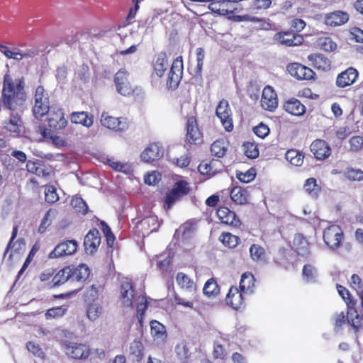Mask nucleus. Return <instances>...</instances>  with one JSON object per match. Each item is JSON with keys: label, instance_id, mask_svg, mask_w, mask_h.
<instances>
[{"label": "nucleus", "instance_id": "1", "mask_svg": "<svg viewBox=\"0 0 363 363\" xmlns=\"http://www.w3.org/2000/svg\"><path fill=\"white\" fill-rule=\"evenodd\" d=\"M52 106L50 105L49 93L43 85L35 88L34 93V105L32 113L35 118L41 120L49 112Z\"/></svg>", "mask_w": 363, "mask_h": 363}, {"label": "nucleus", "instance_id": "2", "mask_svg": "<svg viewBox=\"0 0 363 363\" xmlns=\"http://www.w3.org/2000/svg\"><path fill=\"white\" fill-rule=\"evenodd\" d=\"M185 142L189 146L199 145L203 143V133L199 125L196 116H191L186 118Z\"/></svg>", "mask_w": 363, "mask_h": 363}, {"label": "nucleus", "instance_id": "3", "mask_svg": "<svg viewBox=\"0 0 363 363\" xmlns=\"http://www.w3.org/2000/svg\"><path fill=\"white\" fill-rule=\"evenodd\" d=\"M177 281L182 289H189L193 291L192 301H185L183 298L175 295L174 297V301L177 305H182L185 307L191 308H194V301L197 300V295L196 294V286L194 281L186 274H177Z\"/></svg>", "mask_w": 363, "mask_h": 363}, {"label": "nucleus", "instance_id": "4", "mask_svg": "<svg viewBox=\"0 0 363 363\" xmlns=\"http://www.w3.org/2000/svg\"><path fill=\"white\" fill-rule=\"evenodd\" d=\"M323 238L325 244L330 249H337L344 238L342 228L337 225H331L324 229Z\"/></svg>", "mask_w": 363, "mask_h": 363}, {"label": "nucleus", "instance_id": "5", "mask_svg": "<svg viewBox=\"0 0 363 363\" xmlns=\"http://www.w3.org/2000/svg\"><path fill=\"white\" fill-rule=\"evenodd\" d=\"M45 116L48 126L53 130H62L67 125L63 109L57 105H52Z\"/></svg>", "mask_w": 363, "mask_h": 363}, {"label": "nucleus", "instance_id": "6", "mask_svg": "<svg viewBox=\"0 0 363 363\" xmlns=\"http://www.w3.org/2000/svg\"><path fill=\"white\" fill-rule=\"evenodd\" d=\"M183 59L182 56L177 57L172 62L167 74V86L168 89H175L178 87L183 75Z\"/></svg>", "mask_w": 363, "mask_h": 363}, {"label": "nucleus", "instance_id": "7", "mask_svg": "<svg viewBox=\"0 0 363 363\" xmlns=\"http://www.w3.org/2000/svg\"><path fill=\"white\" fill-rule=\"evenodd\" d=\"M216 115L220 119V121L227 132H231L233 130V113L228 101L222 99L216 107Z\"/></svg>", "mask_w": 363, "mask_h": 363}, {"label": "nucleus", "instance_id": "8", "mask_svg": "<svg viewBox=\"0 0 363 363\" xmlns=\"http://www.w3.org/2000/svg\"><path fill=\"white\" fill-rule=\"evenodd\" d=\"M62 347L66 354L75 359H86L90 354V349L84 344L65 342Z\"/></svg>", "mask_w": 363, "mask_h": 363}, {"label": "nucleus", "instance_id": "9", "mask_svg": "<svg viewBox=\"0 0 363 363\" xmlns=\"http://www.w3.org/2000/svg\"><path fill=\"white\" fill-rule=\"evenodd\" d=\"M114 83L120 94L126 96L134 94L135 89L128 81V73L125 69H121L116 73Z\"/></svg>", "mask_w": 363, "mask_h": 363}, {"label": "nucleus", "instance_id": "10", "mask_svg": "<svg viewBox=\"0 0 363 363\" xmlns=\"http://www.w3.org/2000/svg\"><path fill=\"white\" fill-rule=\"evenodd\" d=\"M174 252L171 249H167L162 253L156 255L152 259V265L156 266V269L162 272H168L172 269Z\"/></svg>", "mask_w": 363, "mask_h": 363}, {"label": "nucleus", "instance_id": "11", "mask_svg": "<svg viewBox=\"0 0 363 363\" xmlns=\"http://www.w3.org/2000/svg\"><path fill=\"white\" fill-rule=\"evenodd\" d=\"M216 216L223 224L232 226L235 228H239L242 224L235 211L224 206H220L218 208Z\"/></svg>", "mask_w": 363, "mask_h": 363}, {"label": "nucleus", "instance_id": "12", "mask_svg": "<svg viewBox=\"0 0 363 363\" xmlns=\"http://www.w3.org/2000/svg\"><path fill=\"white\" fill-rule=\"evenodd\" d=\"M274 38L279 44L286 47L298 46L303 42V36L293 30L279 32Z\"/></svg>", "mask_w": 363, "mask_h": 363}, {"label": "nucleus", "instance_id": "13", "mask_svg": "<svg viewBox=\"0 0 363 363\" xmlns=\"http://www.w3.org/2000/svg\"><path fill=\"white\" fill-rule=\"evenodd\" d=\"M242 0H210L208 9L219 15L233 14L236 9L235 4Z\"/></svg>", "mask_w": 363, "mask_h": 363}, {"label": "nucleus", "instance_id": "14", "mask_svg": "<svg viewBox=\"0 0 363 363\" xmlns=\"http://www.w3.org/2000/svg\"><path fill=\"white\" fill-rule=\"evenodd\" d=\"M289 73L298 80L315 79V73L312 69L300 63H290L286 67Z\"/></svg>", "mask_w": 363, "mask_h": 363}, {"label": "nucleus", "instance_id": "15", "mask_svg": "<svg viewBox=\"0 0 363 363\" xmlns=\"http://www.w3.org/2000/svg\"><path fill=\"white\" fill-rule=\"evenodd\" d=\"M261 106L263 109L273 112L278 106V98L276 91L271 86H266L262 91Z\"/></svg>", "mask_w": 363, "mask_h": 363}, {"label": "nucleus", "instance_id": "16", "mask_svg": "<svg viewBox=\"0 0 363 363\" xmlns=\"http://www.w3.org/2000/svg\"><path fill=\"white\" fill-rule=\"evenodd\" d=\"M159 227L160 223L158 218L155 215H150L143 218L140 221L137 223L135 225L136 230L143 237L156 231Z\"/></svg>", "mask_w": 363, "mask_h": 363}, {"label": "nucleus", "instance_id": "17", "mask_svg": "<svg viewBox=\"0 0 363 363\" xmlns=\"http://www.w3.org/2000/svg\"><path fill=\"white\" fill-rule=\"evenodd\" d=\"M244 294L245 293H242L237 286H231L225 296L226 304L235 311L242 308L245 306Z\"/></svg>", "mask_w": 363, "mask_h": 363}, {"label": "nucleus", "instance_id": "18", "mask_svg": "<svg viewBox=\"0 0 363 363\" xmlns=\"http://www.w3.org/2000/svg\"><path fill=\"white\" fill-rule=\"evenodd\" d=\"M358 76L359 72L357 69L350 67L337 74L335 85L341 89L351 86L357 81Z\"/></svg>", "mask_w": 363, "mask_h": 363}, {"label": "nucleus", "instance_id": "19", "mask_svg": "<svg viewBox=\"0 0 363 363\" xmlns=\"http://www.w3.org/2000/svg\"><path fill=\"white\" fill-rule=\"evenodd\" d=\"M311 152L318 160L328 158L332 152L330 145L324 140L316 139L310 145Z\"/></svg>", "mask_w": 363, "mask_h": 363}, {"label": "nucleus", "instance_id": "20", "mask_svg": "<svg viewBox=\"0 0 363 363\" xmlns=\"http://www.w3.org/2000/svg\"><path fill=\"white\" fill-rule=\"evenodd\" d=\"M347 320L351 329L358 338L359 333L363 330V313H358L355 306L347 308Z\"/></svg>", "mask_w": 363, "mask_h": 363}, {"label": "nucleus", "instance_id": "21", "mask_svg": "<svg viewBox=\"0 0 363 363\" xmlns=\"http://www.w3.org/2000/svg\"><path fill=\"white\" fill-rule=\"evenodd\" d=\"M77 242L74 240H69L59 243L50 252V258H57L62 256L71 255L77 250Z\"/></svg>", "mask_w": 363, "mask_h": 363}, {"label": "nucleus", "instance_id": "22", "mask_svg": "<svg viewBox=\"0 0 363 363\" xmlns=\"http://www.w3.org/2000/svg\"><path fill=\"white\" fill-rule=\"evenodd\" d=\"M101 121L104 127L115 131L122 132L128 128V120L125 118H118L102 114Z\"/></svg>", "mask_w": 363, "mask_h": 363}, {"label": "nucleus", "instance_id": "23", "mask_svg": "<svg viewBox=\"0 0 363 363\" xmlns=\"http://www.w3.org/2000/svg\"><path fill=\"white\" fill-rule=\"evenodd\" d=\"M101 243L99 231L96 228L91 229L84 237V246L86 254L93 255L97 251Z\"/></svg>", "mask_w": 363, "mask_h": 363}, {"label": "nucleus", "instance_id": "24", "mask_svg": "<svg viewBox=\"0 0 363 363\" xmlns=\"http://www.w3.org/2000/svg\"><path fill=\"white\" fill-rule=\"evenodd\" d=\"M163 149L159 143H152L141 154L143 161L151 163L160 160L163 156Z\"/></svg>", "mask_w": 363, "mask_h": 363}, {"label": "nucleus", "instance_id": "25", "mask_svg": "<svg viewBox=\"0 0 363 363\" xmlns=\"http://www.w3.org/2000/svg\"><path fill=\"white\" fill-rule=\"evenodd\" d=\"M349 14L342 11H335L325 15L324 23L328 26L336 27L346 23L349 20Z\"/></svg>", "mask_w": 363, "mask_h": 363}, {"label": "nucleus", "instance_id": "26", "mask_svg": "<svg viewBox=\"0 0 363 363\" xmlns=\"http://www.w3.org/2000/svg\"><path fill=\"white\" fill-rule=\"evenodd\" d=\"M135 290L131 280L122 283L121 286V299L125 306L133 308Z\"/></svg>", "mask_w": 363, "mask_h": 363}, {"label": "nucleus", "instance_id": "27", "mask_svg": "<svg viewBox=\"0 0 363 363\" xmlns=\"http://www.w3.org/2000/svg\"><path fill=\"white\" fill-rule=\"evenodd\" d=\"M90 274H67L65 276V274H55V275L52 279V286H59L67 281L73 282V281H81L82 280L84 281L88 279Z\"/></svg>", "mask_w": 363, "mask_h": 363}, {"label": "nucleus", "instance_id": "28", "mask_svg": "<svg viewBox=\"0 0 363 363\" xmlns=\"http://www.w3.org/2000/svg\"><path fill=\"white\" fill-rule=\"evenodd\" d=\"M169 66L168 57L164 51L155 55L152 61V67L155 74L158 77H162Z\"/></svg>", "mask_w": 363, "mask_h": 363}, {"label": "nucleus", "instance_id": "29", "mask_svg": "<svg viewBox=\"0 0 363 363\" xmlns=\"http://www.w3.org/2000/svg\"><path fill=\"white\" fill-rule=\"evenodd\" d=\"M69 118L72 123L90 128L94 123L93 115L86 111H74L69 114Z\"/></svg>", "mask_w": 363, "mask_h": 363}, {"label": "nucleus", "instance_id": "30", "mask_svg": "<svg viewBox=\"0 0 363 363\" xmlns=\"http://www.w3.org/2000/svg\"><path fill=\"white\" fill-rule=\"evenodd\" d=\"M283 108L288 113L295 116H303L306 111V106L295 98L286 100L283 105Z\"/></svg>", "mask_w": 363, "mask_h": 363}, {"label": "nucleus", "instance_id": "31", "mask_svg": "<svg viewBox=\"0 0 363 363\" xmlns=\"http://www.w3.org/2000/svg\"><path fill=\"white\" fill-rule=\"evenodd\" d=\"M86 317L89 320L95 321L103 314V306L96 298H93L91 301H86Z\"/></svg>", "mask_w": 363, "mask_h": 363}, {"label": "nucleus", "instance_id": "32", "mask_svg": "<svg viewBox=\"0 0 363 363\" xmlns=\"http://www.w3.org/2000/svg\"><path fill=\"white\" fill-rule=\"evenodd\" d=\"M312 65L318 70L329 71L331 68V61L329 58L320 53L311 54L308 56Z\"/></svg>", "mask_w": 363, "mask_h": 363}, {"label": "nucleus", "instance_id": "33", "mask_svg": "<svg viewBox=\"0 0 363 363\" xmlns=\"http://www.w3.org/2000/svg\"><path fill=\"white\" fill-rule=\"evenodd\" d=\"M293 247L294 250L301 256H308L311 253L308 241L300 233L295 235L293 240Z\"/></svg>", "mask_w": 363, "mask_h": 363}, {"label": "nucleus", "instance_id": "34", "mask_svg": "<svg viewBox=\"0 0 363 363\" xmlns=\"http://www.w3.org/2000/svg\"><path fill=\"white\" fill-rule=\"evenodd\" d=\"M229 143L225 138H220L215 140L210 147V151L213 156L218 158L223 157L228 150Z\"/></svg>", "mask_w": 363, "mask_h": 363}, {"label": "nucleus", "instance_id": "35", "mask_svg": "<svg viewBox=\"0 0 363 363\" xmlns=\"http://www.w3.org/2000/svg\"><path fill=\"white\" fill-rule=\"evenodd\" d=\"M230 199L235 204L244 205L247 203L249 193L241 186H234L230 191Z\"/></svg>", "mask_w": 363, "mask_h": 363}, {"label": "nucleus", "instance_id": "36", "mask_svg": "<svg viewBox=\"0 0 363 363\" xmlns=\"http://www.w3.org/2000/svg\"><path fill=\"white\" fill-rule=\"evenodd\" d=\"M303 188L304 191L313 199H317L321 191L320 186L317 184L316 179L313 177L307 179Z\"/></svg>", "mask_w": 363, "mask_h": 363}, {"label": "nucleus", "instance_id": "37", "mask_svg": "<svg viewBox=\"0 0 363 363\" xmlns=\"http://www.w3.org/2000/svg\"><path fill=\"white\" fill-rule=\"evenodd\" d=\"M218 240L223 245L230 249L235 248L240 242V239L238 236L229 232L221 233L218 237Z\"/></svg>", "mask_w": 363, "mask_h": 363}, {"label": "nucleus", "instance_id": "38", "mask_svg": "<svg viewBox=\"0 0 363 363\" xmlns=\"http://www.w3.org/2000/svg\"><path fill=\"white\" fill-rule=\"evenodd\" d=\"M255 285L253 274H242L240 281V290L242 293H252Z\"/></svg>", "mask_w": 363, "mask_h": 363}, {"label": "nucleus", "instance_id": "39", "mask_svg": "<svg viewBox=\"0 0 363 363\" xmlns=\"http://www.w3.org/2000/svg\"><path fill=\"white\" fill-rule=\"evenodd\" d=\"M150 332L155 340H164L167 336L164 325L157 320L150 322Z\"/></svg>", "mask_w": 363, "mask_h": 363}, {"label": "nucleus", "instance_id": "40", "mask_svg": "<svg viewBox=\"0 0 363 363\" xmlns=\"http://www.w3.org/2000/svg\"><path fill=\"white\" fill-rule=\"evenodd\" d=\"M174 196L179 199L187 195L190 191L188 182L184 180H179L174 184L171 191H169Z\"/></svg>", "mask_w": 363, "mask_h": 363}, {"label": "nucleus", "instance_id": "41", "mask_svg": "<svg viewBox=\"0 0 363 363\" xmlns=\"http://www.w3.org/2000/svg\"><path fill=\"white\" fill-rule=\"evenodd\" d=\"M285 157L291 164L300 167L303 162L304 155L297 150L291 149L286 151Z\"/></svg>", "mask_w": 363, "mask_h": 363}, {"label": "nucleus", "instance_id": "42", "mask_svg": "<svg viewBox=\"0 0 363 363\" xmlns=\"http://www.w3.org/2000/svg\"><path fill=\"white\" fill-rule=\"evenodd\" d=\"M217 161L211 160L210 161L203 160L202 161L199 167V172L203 175L213 176L216 174L219 171L215 168V164Z\"/></svg>", "mask_w": 363, "mask_h": 363}, {"label": "nucleus", "instance_id": "43", "mask_svg": "<svg viewBox=\"0 0 363 363\" xmlns=\"http://www.w3.org/2000/svg\"><path fill=\"white\" fill-rule=\"evenodd\" d=\"M148 302L145 296H138L136 298L137 318L140 324L143 323L144 314L147 308Z\"/></svg>", "mask_w": 363, "mask_h": 363}, {"label": "nucleus", "instance_id": "44", "mask_svg": "<svg viewBox=\"0 0 363 363\" xmlns=\"http://www.w3.org/2000/svg\"><path fill=\"white\" fill-rule=\"evenodd\" d=\"M250 254L254 261L260 262L266 259L265 250L257 244H252L250 246Z\"/></svg>", "mask_w": 363, "mask_h": 363}, {"label": "nucleus", "instance_id": "45", "mask_svg": "<svg viewBox=\"0 0 363 363\" xmlns=\"http://www.w3.org/2000/svg\"><path fill=\"white\" fill-rule=\"evenodd\" d=\"M343 176L349 181L360 182L363 180V171L359 169L348 167L344 171Z\"/></svg>", "mask_w": 363, "mask_h": 363}, {"label": "nucleus", "instance_id": "46", "mask_svg": "<svg viewBox=\"0 0 363 363\" xmlns=\"http://www.w3.org/2000/svg\"><path fill=\"white\" fill-rule=\"evenodd\" d=\"M26 167L28 172H30L38 176L46 177L49 174L45 167L38 162L28 161L27 162Z\"/></svg>", "mask_w": 363, "mask_h": 363}, {"label": "nucleus", "instance_id": "47", "mask_svg": "<svg viewBox=\"0 0 363 363\" xmlns=\"http://www.w3.org/2000/svg\"><path fill=\"white\" fill-rule=\"evenodd\" d=\"M130 354L136 361L140 362L143 357V345L139 340H134L130 346Z\"/></svg>", "mask_w": 363, "mask_h": 363}, {"label": "nucleus", "instance_id": "48", "mask_svg": "<svg viewBox=\"0 0 363 363\" xmlns=\"http://www.w3.org/2000/svg\"><path fill=\"white\" fill-rule=\"evenodd\" d=\"M337 289L340 296L346 303L347 308L352 306H355L357 301L352 297L347 289L340 284H337Z\"/></svg>", "mask_w": 363, "mask_h": 363}, {"label": "nucleus", "instance_id": "49", "mask_svg": "<svg viewBox=\"0 0 363 363\" xmlns=\"http://www.w3.org/2000/svg\"><path fill=\"white\" fill-rule=\"evenodd\" d=\"M203 294L211 296L218 294L220 291V288L214 278L209 279L205 284L203 289Z\"/></svg>", "mask_w": 363, "mask_h": 363}, {"label": "nucleus", "instance_id": "50", "mask_svg": "<svg viewBox=\"0 0 363 363\" xmlns=\"http://www.w3.org/2000/svg\"><path fill=\"white\" fill-rule=\"evenodd\" d=\"M45 200L48 203H54L59 200L57 189L54 185H47L45 186Z\"/></svg>", "mask_w": 363, "mask_h": 363}, {"label": "nucleus", "instance_id": "51", "mask_svg": "<svg viewBox=\"0 0 363 363\" xmlns=\"http://www.w3.org/2000/svg\"><path fill=\"white\" fill-rule=\"evenodd\" d=\"M71 205L74 209L83 215H85L88 212V206L84 199L81 197H74L71 201Z\"/></svg>", "mask_w": 363, "mask_h": 363}, {"label": "nucleus", "instance_id": "52", "mask_svg": "<svg viewBox=\"0 0 363 363\" xmlns=\"http://www.w3.org/2000/svg\"><path fill=\"white\" fill-rule=\"evenodd\" d=\"M67 311V308L64 306L53 307L47 310L45 315L47 319L59 318L62 317Z\"/></svg>", "mask_w": 363, "mask_h": 363}, {"label": "nucleus", "instance_id": "53", "mask_svg": "<svg viewBox=\"0 0 363 363\" xmlns=\"http://www.w3.org/2000/svg\"><path fill=\"white\" fill-rule=\"evenodd\" d=\"M350 151L353 152H359L363 149V137L360 135L352 136L350 140Z\"/></svg>", "mask_w": 363, "mask_h": 363}, {"label": "nucleus", "instance_id": "54", "mask_svg": "<svg viewBox=\"0 0 363 363\" xmlns=\"http://www.w3.org/2000/svg\"><path fill=\"white\" fill-rule=\"evenodd\" d=\"M256 177L255 169L250 168L246 172H238L236 173L237 179L242 183H249L255 179Z\"/></svg>", "mask_w": 363, "mask_h": 363}, {"label": "nucleus", "instance_id": "55", "mask_svg": "<svg viewBox=\"0 0 363 363\" xmlns=\"http://www.w3.org/2000/svg\"><path fill=\"white\" fill-rule=\"evenodd\" d=\"M0 52L8 59H13L16 61H21L22 60V52L18 49L10 50L7 46L4 45V48H1Z\"/></svg>", "mask_w": 363, "mask_h": 363}, {"label": "nucleus", "instance_id": "56", "mask_svg": "<svg viewBox=\"0 0 363 363\" xmlns=\"http://www.w3.org/2000/svg\"><path fill=\"white\" fill-rule=\"evenodd\" d=\"M245 155L250 159H255L259 156V150L256 144L247 142L244 145Z\"/></svg>", "mask_w": 363, "mask_h": 363}, {"label": "nucleus", "instance_id": "57", "mask_svg": "<svg viewBox=\"0 0 363 363\" xmlns=\"http://www.w3.org/2000/svg\"><path fill=\"white\" fill-rule=\"evenodd\" d=\"M213 357L214 359H220L221 360H225L228 357V352L219 342H215L213 344Z\"/></svg>", "mask_w": 363, "mask_h": 363}, {"label": "nucleus", "instance_id": "58", "mask_svg": "<svg viewBox=\"0 0 363 363\" xmlns=\"http://www.w3.org/2000/svg\"><path fill=\"white\" fill-rule=\"evenodd\" d=\"M318 44L323 50L327 52H333L337 48V44L328 37L320 38Z\"/></svg>", "mask_w": 363, "mask_h": 363}, {"label": "nucleus", "instance_id": "59", "mask_svg": "<svg viewBox=\"0 0 363 363\" xmlns=\"http://www.w3.org/2000/svg\"><path fill=\"white\" fill-rule=\"evenodd\" d=\"M351 286L359 295L363 291V279H362L357 274H352L351 277Z\"/></svg>", "mask_w": 363, "mask_h": 363}, {"label": "nucleus", "instance_id": "60", "mask_svg": "<svg viewBox=\"0 0 363 363\" xmlns=\"http://www.w3.org/2000/svg\"><path fill=\"white\" fill-rule=\"evenodd\" d=\"M26 347L29 352L38 357H43L44 352L42 347L33 341H29L26 344Z\"/></svg>", "mask_w": 363, "mask_h": 363}, {"label": "nucleus", "instance_id": "61", "mask_svg": "<svg viewBox=\"0 0 363 363\" xmlns=\"http://www.w3.org/2000/svg\"><path fill=\"white\" fill-rule=\"evenodd\" d=\"M253 132L257 136L263 139L269 135L270 130L268 125L260 123L253 128Z\"/></svg>", "mask_w": 363, "mask_h": 363}, {"label": "nucleus", "instance_id": "62", "mask_svg": "<svg viewBox=\"0 0 363 363\" xmlns=\"http://www.w3.org/2000/svg\"><path fill=\"white\" fill-rule=\"evenodd\" d=\"M68 269L69 272H89V268L86 264H79L77 266L70 265L68 267L62 268L58 271V272H65V270Z\"/></svg>", "mask_w": 363, "mask_h": 363}, {"label": "nucleus", "instance_id": "63", "mask_svg": "<svg viewBox=\"0 0 363 363\" xmlns=\"http://www.w3.org/2000/svg\"><path fill=\"white\" fill-rule=\"evenodd\" d=\"M179 200V199L175 196H174L170 191L167 192L164 197L163 204V207L165 209V211H168L169 210H170L172 206Z\"/></svg>", "mask_w": 363, "mask_h": 363}, {"label": "nucleus", "instance_id": "64", "mask_svg": "<svg viewBox=\"0 0 363 363\" xmlns=\"http://www.w3.org/2000/svg\"><path fill=\"white\" fill-rule=\"evenodd\" d=\"M107 163L113 170L122 172H126L127 171L128 165L126 164L114 161L113 159H108Z\"/></svg>", "mask_w": 363, "mask_h": 363}]
</instances>
